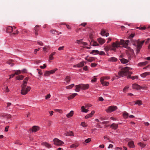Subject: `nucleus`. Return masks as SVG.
I'll use <instances>...</instances> for the list:
<instances>
[{"mask_svg":"<svg viewBox=\"0 0 150 150\" xmlns=\"http://www.w3.org/2000/svg\"><path fill=\"white\" fill-rule=\"evenodd\" d=\"M132 69V68L127 67H124L121 71L119 72L118 73V76H116V79H118L121 77L127 75V78H131L133 80L135 79H137L138 78L137 76H130V75L132 74V72L131 71H129Z\"/></svg>","mask_w":150,"mask_h":150,"instance_id":"1","label":"nucleus"},{"mask_svg":"<svg viewBox=\"0 0 150 150\" xmlns=\"http://www.w3.org/2000/svg\"><path fill=\"white\" fill-rule=\"evenodd\" d=\"M76 88L75 91L76 92H79L80 91V89L86 90L88 88L89 85L88 84H81L75 86Z\"/></svg>","mask_w":150,"mask_h":150,"instance_id":"2","label":"nucleus"},{"mask_svg":"<svg viewBox=\"0 0 150 150\" xmlns=\"http://www.w3.org/2000/svg\"><path fill=\"white\" fill-rule=\"evenodd\" d=\"M21 93L23 95L26 94L31 89L30 86H27V85H24V84H22L21 86Z\"/></svg>","mask_w":150,"mask_h":150,"instance_id":"3","label":"nucleus"},{"mask_svg":"<svg viewBox=\"0 0 150 150\" xmlns=\"http://www.w3.org/2000/svg\"><path fill=\"white\" fill-rule=\"evenodd\" d=\"M125 44V41L123 40H121L120 42L117 41L115 42H113L112 44V47H113L117 48L120 45H124Z\"/></svg>","mask_w":150,"mask_h":150,"instance_id":"4","label":"nucleus"},{"mask_svg":"<svg viewBox=\"0 0 150 150\" xmlns=\"http://www.w3.org/2000/svg\"><path fill=\"white\" fill-rule=\"evenodd\" d=\"M117 109V108L116 106H110L108 107L105 110V111L107 113H110L116 110Z\"/></svg>","mask_w":150,"mask_h":150,"instance_id":"5","label":"nucleus"},{"mask_svg":"<svg viewBox=\"0 0 150 150\" xmlns=\"http://www.w3.org/2000/svg\"><path fill=\"white\" fill-rule=\"evenodd\" d=\"M54 144L57 146H60L64 144V143L62 141L57 139L55 138L53 139Z\"/></svg>","mask_w":150,"mask_h":150,"instance_id":"6","label":"nucleus"},{"mask_svg":"<svg viewBox=\"0 0 150 150\" xmlns=\"http://www.w3.org/2000/svg\"><path fill=\"white\" fill-rule=\"evenodd\" d=\"M104 79L103 78H101L100 79V81L101 84L104 86H107L109 84V83L108 82L105 81Z\"/></svg>","mask_w":150,"mask_h":150,"instance_id":"7","label":"nucleus"},{"mask_svg":"<svg viewBox=\"0 0 150 150\" xmlns=\"http://www.w3.org/2000/svg\"><path fill=\"white\" fill-rule=\"evenodd\" d=\"M83 39H81L80 40H77L76 41V42L79 44H81L83 45H88L87 43L83 42L82 40Z\"/></svg>","mask_w":150,"mask_h":150,"instance_id":"8","label":"nucleus"},{"mask_svg":"<svg viewBox=\"0 0 150 150\" xmlns=\"http://www.w3.org/2000/svg\"><path fill=\"white\" fill-rule=\"evenodd\" d=\"M132 88L133 89L137 90H140L142 89V87L136 83L132 85Z\"/></svg>","mask_w":150,"mask_h":150,"instance_id":"9","label":"nucleus"},{"mask_svg":"<svg viewBox=\"0 0 150 150\" xmlns=\"http://www.w3.org/2000/svg\"><path fill=\"white\" fill-rule=\"evenodd\" d=\"M97 40L99 43L101 45H103L105 42V40L101 38H99L97 39Z\"/></svg>","mask_w":150,"mask_h":150,"instance_id":"10","label":"nucleus"},{"mask_svg":"<svg viewBox=\"0 0 150 150\" xmlns=\"http://www.w3.org/2000/svg\"><path fill=\"white\" fill-rule=\"evenodd\" d=\"M84 62H80L78 64H77L74 65L73 66L74 67H78L80 68L83 66L84 65Z\"/></svg>","mask_w":150,"mask_h":150,"instance_id":"11","label":"nucleus"},{"mask_svg":"<svg viewBox=\"0 0 150 150\" xmlns=\"http://www.w3.org/2000/svg\"><path fill=\"white\" fill-rule=\"evenodd\" d=\"M13 31V28L12 26H8L6 28V31L8 33H11Z\"/></svg>","mask_w":150,"mask_h":150,"instance_id":"12","label":"nucleus"},{"mask_svg":"<svg viewBox=\"0 0 150 150\" xmlns=\"http://www.w3.org/2000/svg\"><path fill=\"white\" fill-rule=\"evenodd\" d=\"M117 60V59L115 57H111L109 58L108 60L109 62H116Z\"/></svg>","mask_w":150,"mask_h":150,"instance_id":"13","label":"nucleus"},{"mask_svg":"<svg viewBox=\"0 0 150 150\" xmlns=\"http://www.w3.org/2000/svg\"><path fill=\"white\" fill-rule=\"evenodd\" d=\"M142 45L140 43H138V44L137 45V53H138L140 51V49L141 48Z\"/></svg>","mask_w":150,"mask_h":150,"instance_id":"14","label":"nucleus"},{"mask_svg":"<svg viewBox=\"0 0 150 150\" xmlns=\"http://www.w3.org/2000/svg\"><path fill=\"white\" fill-rule=\"evenodd\" d=\"M40 127L38 126H34L32 127V130L33 132H36L39 130Z\"/></svg>","mask_w":150,"mask_h":150,"instance_id":"15","label":"nucleus"},{"mask_svg":"<svg viewBox=\"0 0 150 150\" xmlns=\"http://www.w3.org/2000/svg\"><path fill=\"white\" fill-rule=\"evenodd\" d=\"M95 112L94 110L92 111L91 113L89 114L86 115L85 117V118L86 119H88L89 117H92L93 115L94 114Z\"/></svg>","mask_w":150,"mask_h":150,"instance_id":"16","label":"nucleus"},{"mask_svg":"<svg viewBox=\"0 0 150 150\" xmlns=\"http://www.w3.org/2000/svg\"><path fill=\"white\" fill-rule=\"evenodd\" d=\"M65 135L67 136H74V133L72 131H69L65 133Z\"/></svg>","mask_w":150,"mask_h":150,"instance_id":"17","label":"nucleus"},{"mask_svg":"<svg viewBox=\"0 0 150 150\" xmlns=\"http://www.w3.org/2000/svg\"><path fill=\"white\" fill-rule=\"evenodd\" d=\"M77 95V93H74L68 97L67 99L69 100L73 98L76 96Z\"/></svg>","mask_w":150,"mask_h":150,"instance_id":"18","label":"nucleus"},{"mask_svg":"<svg viewBox=\"0 0 150 150\" xmlns=\"http://www.w3.org/2000/svg\"><path fill=\"white\" fill-rule=\"evenodd\" d=\"M148 63V62L147 61H145L144 62H141L139 63L138 66L139 67H141L142 66H144L146 65Z\"/></svg>","mask_w":150,"mask_h":150,"instance_id":"19","label":"nucleus"},{"mask_svg":"<svg viewBox=\"0 0 150 150\" xmlns=\"http://www.w3.org/2000/svg\"><path fill=\"white\" fill-rule=\"evenodd\" d=\"M128 146L130 148H134L135 146L134 143L133 141H131L128 143Z\"/></svg>","mask_w":150,"mask_h":150,"instance_id":"20","label":"nucleus"},{"mask_svg":"<svg viewBox=\"0 0 150 150\" xmlns=\"http://www.w3.org/2000/svg\"><path fill=\"white\" fill-rule=\"evenodd\" d=\"M39 26H36L35 28V34L36 36L38 35V32L39 30Z\"/></svg>","mask_w":150,"mask_h":150,"instance_id":"21","label":"nucleus"},{"mask_svg":"<svg viewBox=\"0 0 150 150\" xmlns=\"http://www.w3.org/2000/svg\"><path fill=\"white\" fill-rule=\"evenodd\" d=\"M120 61L122 64H125L129 62V60L127 59L124 58H122L120 59Z\"/></svg>","mask_w":150,"mask_h":150,"instance_id":"22","label":"nucleus"},{"mask_svg":"<svg viewBox=\"0 0 150 150\" xmlns=\"http://www.w3.org/2000/svg\"><path fill=\"white\" fill-rule=\"evenodd\" d=\"M86 108L85 106H82L81 107V112L87 113L88 112V109H86Z\"/></svg>","mask_w":150,"mask_h":150,"instance_id":"23","label":"nucleus"},{"mask_svg":"<svg viewBox=\"0 0 150 150\" xmlns=\"http://www.w3.org/2000/svg\"><path fill=\"white\" fill-rule=\"evenodd\" d=\"M112 128L116 129L118 127V124L115 123H112L110 127Z\"/></svg>","mask_w":150,"mask_h":150,"instance_id":"24","label":"nucleus"},{"mask_svg":"<svg viewBox=\"0 0 150 150\" xmlns=\"http://www.w3.org/2000/svg\"><path fill=\"white\" fill-rule=\"evenodd\" d=\"M73 114L74 111L73 110H71L67 115L66 116L67 117L70 118L71 117Z\"/></svg>","mask_w":150,"mask_h":150,"instance_id":"25","label":"nucleus"},{"mask_svg":"<svg viewBox=\"0 0 150 150\" xmlns=\"http://www.w3.org/2000/svg\"><path fill=\"white\" fill-rule=\"evenodd\" d=\"M42 144L48 148H50L51 147L50 145L47 142H43L42 143Z\"/></svg>","mask_w":150,"mask_h":150,"instance_id":"26","label":"nucleus"},{"mask_svg":"<svg viewBox=\"0 0 150 150\" xmlns=\"http://www.w3.org/2000/svg\"><path fill=\"white\" fill-rule=\"evenodd\" d=\"M150 73L149 72H146L141 74V76L143 78L145 77L146 76L150 74Z\"/></svg>","mask_w":150,"mask_h":150,"instance_id":"27","label":"nucleus"},{"mask_svg":"<svg viewBox=\"0 0 150 150\" xmlns=\"http://www.w3.org/2000/svg\"><path fill=\"white\" fill-rule=\"evenodd\" d=\"M51 74L50 71H46L44 74V76H48Z\"/></svg>","mask_w":150,"mask_h":150,"instance_id":"28","label":"nucleus"},{"mask_svg":"<svg viewBox=\"0 0 150 150\" xmlns=\"http://www.w3.org/2000/svg\"><path fill=\"white\" fill-rule=\"evenodd\" d=\"M13 61L12 60H8L7 62V63L9 64H11V67H13L14 65V63H12V62Z\"/></svg>","mask_w":150,"mask_h":150,"instance_id":"29","label":"nucleus"},{"mask_svg":"<svg viewBox=\"0 0 150 150\" xmlns=\"http://www.w3.org/2000/svg\"><path fill=\"white\" fill-rule=\"evenodd\" d=\"M99 53V51L98 50H93L92 51L91 53L94 54H98Z\"/></svg>","mask_w":150,"mask_h":150,"instance_id":"30","label":"nucleus"},{"mask_svg":"<svg viewBox=\"0 0 150 150\" xmlns=\"http://www.w3.org/2000/svg\"><path fill=\"white\" fill-rule=\"evenodd\" d=\"M65 80L67 83L69 82L70 81V77L69 76H67L65 77Z\"/></svg>","mask_w":150,"mask_h":150,"instance_id":"31","label":"nucleus"},{"mask_svg":"<svg viewBox=\"0 0 150 150\" xmlns=\"http://www.w3.org/2000/svg\"><path fill=\"white\" fill-rule=\"evenodd\" d=\"M129 114L126 112H124L123 114V116L125 118H127Z\"/></svg>","mask_w":150,"mask_h":150,"instance_id":"32","label":"nucleus"},{"mask_svg":"<svg viewBox=\"0 0 150 150\" xmlns=\"http://www.w3.org/2000/svg\"><path fill=\"white\" fill-rule=\"evenodd\" d=\"M23 78V76L22 75L18 76L16 77V79L19 80H21Z\"/></svg>","mask_w":150,"mask_h":150,"instance_id":"33","label":"nucleus"},{"mask_svg":"<svg viewBox=\"0 0 150 150\" xmlns=\"http://www.w3.org/2000/svg\"><path fill=\"white\" fill-rule=\"evenodd\" d=\"M138 145L140 146L142 148H144L145 146V145L144 144L141 142L138 143L137 144Z\"/></svg>","mask_w":150,"mask_h":150,"instance_id":"34","label":"nucleus"},{"mask_svg":"<svg viewBox=\"0 0 150 150\" xmlns=\"http://www.w3.org/2000/svg\"><path fill=\"white\" fill-rule=\"evenodd\" d=\"M28 79V77H26L25 78L24 80L23 81V84H24V85H27V82Z\"/></svg>","mask_w":150,"mask_h":150,"instance_id":"35","label":"nucleus"},{"mask_svg":"<svg viewBox=\"0 0 150 150\" xmlns=\"http://www.w3.org/2000/svg\"><path fill=\"white\" fill-rule=\"evenodd\" d=\"M74 86V84H72L70 85L67 86L66 87V88L67 89H71Z\"/></svg>","mask_w":150,"mask_h":150,"instance_id":"36","label":"nucleus"},{"mask_svg":"<svg viewBox=\"0 0 150 150\" xmlns=\"http://www.w3.org/2000/svg\"><path fill=\"white\" fill-rule=\"evenodd\" d=\"M135 104H138L139 105H142V101L140 100H138L136 101L135 102Z\"/></svg>","mask_w":150,"mask_h":150,"instance_id":"37","label":"nucleus"},{"mask_svg":"<svg viewBox=\"0 0 150 150\" xmlns=\"http://www.w3.org/2000/svg\"><path fill=\"white\" fill-rule=\"evenodd\" d=\"M61 24L65 25H66V26L67 28L69 29V30H71V27L69 25H68L67 24H66L65 23H62Z\"/></svg>","mask_w":150,"mask_h":150,"instance_id":"38","label":"nucleus"},{"mask_svg":"<svg viewBox=\"0 0 150 150\" xmlns=\"http://www.w3.org/2000/svg\"><path fill=\"white\" fill-rule=\"evenodd\" d=\"M106 33L105 30L104 29H102L100 33L101 35L103 36H105V34Z\"/></svg>","mask_w":150,"mask_h":150,"instance_id":"39","label":"nucleus"},{"mask_svg":"<svg viewBox=\"0 0 150 150\" xmlns=\"http://www.w3.org/2000/svg\"><path fill=\"white\" fill-rule=\"evenodd\" d=\"M129 88V87L128 86H125L123 89V91L124 92H126L127 91V90Z\"/></svg>","mask_w":150,"mask_h":150,"instance_id":"40","label":"nucleus"},{"mask_svg":"<svg viewBox=\"0 0 150 150\" xmlns=\"http://www.w3.org/2000/svg\"><path fill=\"white\" fill-rule=\"evenodd\" d=\"M137 29H139L140 30H144L146 29V27H137L136 28Z\"/></svg>","mask_w":150,"mask_h":150,"instance_id":"41","label":"nucleus"},{"mask_svg":"<svg viewBox=\"0 0 150 150\" xmlns=\"http://www.w3.org/2000/svg\"><path fill=\"white\" fill-rule=\"evenodd\" d=\"M110 47L106 46L104 48V50L106 51H108L110 49Z\"/></svg>","mask_w":150,"mask_h":150,"instance_id":"42","label":"nucleus"},{"mask_svg":"<svg viewBox=\"0 0 150 150\" xmlns=\"http://www.w3.org/2000/svg\"><path fill=\"white\" fill-rule=\"evenodd\" d=\"M92 45L93 46H98L99 45L96 42H94Z\"/></svg>","mask_w":150,"mask_h":150,"instance_id":"43","label":"nucleus"},{"mask_svg":"<svg viewBox=\"0 0 150 150\" xmlns=\"http://www.w3.org/2000/svg\"><path fill=\"white\" fill-rule=\"evenodd\" d=\"M57 68H55L54 69L52 70L51 71H50L51 74H54L55 71H56L57 70Z\"/></svg>","mask_w":150,"mask_h":150,"instance_id":"44","label":"nucleus"},{"mask_svg":"<svg viewBox=\"0 0 150 150\" xmlns=\"http://www.w3.org/2000/svg\"><path fill=\"white\" fill-rule=\"evenodd\" d=\"M19 32L18 30H16L15 32H14L11 34V35H18V33Z\"/></svg>","mask_w":150,"mask_h":150,"instance_id":"45","label":"nucleus"},{"mask_svg":"<svg viewBox=\"0 0 150 150\" xmlns=\"http://www.w3.org/2000/svg\"><path fill=\"white\" fill-rule=\"evenodd\" d=\"M98 54H99V55H105V52L102 51H101L100 52H99Z\"/></svg>","mask_w":150,"mask_h":150,"instance_id":"46","label":"nucleus"},{"mask_svg":"<svg viewBox=\"0 0 150 150\" xmlns=\"http://www.w3.org/2000/svg\"><path fill=\"white\" fill-rule=\"evenodd\" d=\"M4 116L7 119H10L11 117V115L8 114H6Z\"/></svg>","mask_w":150,"mask_h":150,"instance_id":"47","label":"nucleus"},{"mask_svg":"<svg viewBox=\"0 0 150 150\" xmlns=\"http://www.w3.org/2000/svg\"><path fill=\"white\" fill-rule=\"evenodd\" d=\"M50 32L53 34H54L55 33H57V32L56 31V30H50Z\"/></svg>","mask_w":150,"mask_h":150,"instance_id":"48","label":"nucleus"},{"mask_svg":"<svg viewBox=\"0 0 150 150\" xmlns=\"http://www.w3.org/2000/svg\"><path fill=\"white\" fill-rule=\"evenodd\" d=\"M5 88L4 89V91L5 92H8L9 91V90L8 89V88L7 86H6L5 87Z\"/></svg>","mask_w":150,"mask_h":150,"instance_id":"49","label":"nucleus"},{"mask_svg":"<svg viewBox=\"0 0 150 150\" xmlns=\"http://www.w3.org/2000/svg\"><path fill=\"white\" fill-rule=\"evenodd\" d=\"M91 140V139L88 138L85 140V142L86 143H88L90 142Z\"/></svg>","mask_w":150,"mask_h":150,"instance_id":"50","label":"nucleus"},{"mask_svg":"<svg viewBox=\"0 0 150 150\" xmlns=\"http://www.w3.org/2000/svg\"><path fill=\"white\" fill-rule=\"evenodd\" d=\"M21 71L20 70L17 71L15 73L16 75L19 74L21 73Z\"/></svg>","mask_w":150,"mask_h":150,"instance_id":"51","label":"nucleus"},{"mask_svg":"<svg viewBox=\"0 0 150 150\" xmlns=\"http://www.w3.org/2000/svg\"><path fill=\"white\" fill-rule=\"evenodd\" d=\"M51 95L50 94H47L46 96H45V99H47L50 98V97Z\"/></svg>","mask_w":150,"mask_h":150,"instance_id":"52","label":"nucleus"},{"mask_svg":"<svg viewBox=\"0 0 150 150\" xmlns=\"http://www.w3.org/2000/svg\"><path fill=\"white\" fill-rule=\"evenodd\" d=\"M97 65V64L94 63H92L91 64V66L92 67H96Z\"/></svg>","mask_w":150,"mask_h":150,"instance_id":"53","label":"nucleus"},{"mask_svg":"<svg viewBox=\"0 0 150 150\" xmlns=\"http://www.w3.org/2000/svg\"><path fill=\"white\" fill-rule=\"evenodd\" d=\"M78 146L77 145H75L74 144H72L70 146V147L71 148H73L74 147H76Z\"/></svg>","mask_w":150,"mask_h":150,"instance_id":"54","label":"nucleus"},{"mask_svg":"<svg viewBox=\"0 0 150 150\" xmlns=\"http://www.w3.org/2000/svg\"><path fill=\"white\" fill-rule=\"evenodd\" d=\"M46 67V65L45 64H43V66H40V67L41 69H43L45 68Z\"/></svg>","mask_w":150,"mask_h":150,"instance_id":"55","label":"nucleus"},{"mask_svg":"<svg viewBox=\"0 0 150 150\" xmlns=\"http://www.w3.org/2000/svg\"><path fill=\"white\" fill-rule=\"evenodd\" d=\"M87 24L86 23H81L79 25H81L83 27H85L87 25Z\"/></svg>","mask_w":150,"mask_h":150,"instance_id":"56","label":"nucleus"},{"mask_svg":"<svg viewBox=\"0 0 150 150\" xmlns=\"http://www.w3.org/2000/svg\"><path fill=\"white\" fill-rule=\"evenodd\" d=\"M81 125L82 126H83V127H86V125L85 122H82L81 123Z\"/></svg>","mask_w":150,"mask_h":150,"instance_id":"57","label":"nucleus"},{"mask_svg":"<svg viewBox=\"0 0 150 150\" xmlns=\"http://www.w3.org/2000/svg\"><path fill=\"white\" fill-rule=\"evenodd\" d=\"M91 104H88L86 105L85 108L88 109V108L91 107Z\"/></svg>","mask_w":150,"mask_h":150,"instance_id":"58","label":"nucleus"},{"mask_svg":"<svg viewBox=\"0 0 150 150\" xmlns=\"http://www.w3.org/2000/svg\"><path fill=\"white\" fill-rule=\"evenodd\" d=\"M37 43L39 45H41V46H42L43 45V43L42 42L40 41H38L37 42Z\"/></svg>","mask_w":150,"mask_h":150,"instance_id":"59","label":"nucleus"},{"mask_svg":"<svg viewBox=\"0 0 150 150\" xmlns=\"http://www.w3.org/2000/svg\"><path fill=\"white\" fill-rule=\"evenodd\" d=\"M7 105L6 107L7 108L9 106H10L12 105L11 103L9 102L7 103Z\"/></svg>","mask_w":150,"mask_h":150,"instance_id":"60","label":"nucleus"},{"mask_svg":"<svg viewBox=\"0 0 150 150\" xmlns=\"http://www.w3.org/2000/svg\"><path fill=\"white\" fill-rule=\"evenodd\" d=\"M38 73L39 74L40 76H41L42 75V73L41 71V70L38 71Z\"/></svg>","mask_w":150,"mask_h":150,"instance_id":"61","label":"nucleus"},{"mask_svg":"<svg viewBox=\"0 0 150 150\" xmlns=\"http://www.w3.org/2000/svg\"><path fill=\"white\" fill-rule=\"evenodd\" d=\"M96 78H94V79H92L91 81L93 83L96 81Z\"/></svg>","mask_w":150,"mask_h":150,"instance_id":"62","label":"nucleus"},{"mask_svg":"<svg viewBox=\"0 0 150 150\" xmlns=\"http://www.w3.org/2000/svg\"><path fill=\"white\" fill-rule=\"evenodd\" d=\"M9 126H6L5 128V132H7L8 131V129Z\"/></svg>","mask_w":150,"mask_h":150,"instance_id":"63","label":"nucleus"},{"mask_svg":"<svg viewBox=\"0 0 150 150\" xmlns=\"http://www.w3.org/2000/svg\"><path fill=\"white\" fill-rule=\"evenodd\" d=\"M54 59V57L52 56H51V55H50L49 57V60H53Z\"/></svg>","mask_w":150,"mask_h":150,"instance_id":"64","label":"nucleus"}]
</instances>
